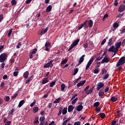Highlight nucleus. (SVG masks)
<instances>
[{
    "mask_svg": "<svg viewBox=\"0 0 125 125\" xmlns=\"http://www.w3.org/2000/svg\"><path fill=\"white\" fill-rule=\"evenodd\" d=\"M8 55L6 53H2L0 55V62H3L7 59Z\"/></svg>",
    "mask_w": 125,
    "mask_h": 125,
    "instance_id": "1",
    "label": "nucleus"
},
{
    "mask_svg": "<svg viewBox=\"0 0 125 125\" xmlns=\"http://www.w3.org/2000/svg\"><path fill=\"white\" fill-rule=\"evenodd\" d=\"M95 59V58L94 57V56L91 57V58L89 60V62H88V63L86 66L85 71H87V70L88 69L89 67H90V65H91V64H92V62H93V61H94Z\"/></svg>",
    "mask_w": 125,
    "mask_h": 125,
    "instance_id": "2",
    "label": "nucleus"
},
{
    "mask_svg": "<svg viewBox=\"0 0 125 125\" xmlns=\"http://www.w3.org/2000/svg\"><path fill=\"white\" fill-rule=\"evenodd\" d=\"M125 63V57H122L118 61V63L116 64L117 67H120L121 65H124V63Z\"/></svg>",
    "mask_w": 125,
    "mask_h": 125,
    "instance_id": "3",
    "label": "nucleus"
},
{
    "mask_svg": "<svg viewBox=\"0 0 125 125\" xmlns=\"http://www.w3.org/2000/svg\"><path fill=\"white\" fill-rule=\"evenodd\" d=\"M53 61L51 60L47 63H45L44 65V68H52L53 67Z\"/></svg>",
    "mask_w": 125,
    "mask_h": 125,
    "instance_id": "4",
    "label": "nucleus"
},
{
    "mask_svg": "<svg viewBox=\"0 0 125 125\" xmlns=\"http://www.w3.org/2000/svg\"><path fill=\"white\" fill-rule=\"evenodd\" d=\"M110 61V58L108 57V56L106 55L104 56L103 60L101 61L102 64H104V63H108Z\"/></svg>",
    "mask_w": 125,
    "mask_h": 125,
    "instance_id": "5",
    "label": "nucleus"
},
{
    "mask_svg": "<svg viewBox=\"0 0 125 125\" xmlns=\"http://www.w3.org/2000/svg\"><path fill=\"white\" fill-rule=\"evenodd\" d=\"M104 87V84L102 82H99L97 85V90H100L101 88Z\"/></svg>",
    "mask_w": 125,
    "mask_h": 125,
    "instance_id": "6",
    "label": "nucleus"
},
{
    "mask_svg": "<svg viewBox=\"0 0 125 125\" xmlns=\"http://www.w3.org/2000/svg\"><path fill=\"white\" fill-rule=\"evenodd\" d=\"M85 22H87L86 25H87V28L88 27L91 28V27L93 26V21L91 20H89V21H86Z\"/></svg>",
    "mask_w": 125,
    "mask_h": 125,
    "instance_id": "7",
    "label": "nucleus"
},
{
    "mask_svg": "<svg viewBox=\"0 0 125 125\" xmlns=\"http://www.w3.org/2000/svg\"><path fill=\"white\" fill-rule=\"evenodd\" d=\"M87 22H84L83 24L78 26V30H81L83 27H84V29L87 28V25L86 24Z\"/></svg>",
    "mask_w": 125,
    "mask_h": 125,
    "instance_id": "8",
    "label": "nucleus"
},
{
    "mask_svg": "<svg viewBox=\"0 0 125 125\" xmlns=\"http://www.w3.org/2000/svg\"><path fill=\"white\" fill-rule=\"evenodd\" d=\"M125 5L123 4L121 5L118 9V11L119 12H123V11H125Z\"/></svg>",
    "mask_w": 125,
    "mask_h": 125,
    "instance_id": "9",
    "label": "nucleus"
},
{
    "mask_svg": "<svg viewBox=\"0 0 125 125\" xmlns=\"http://www.w3.org/2000/svg\"><path fill=\"white\" fill-rule=\"evenodd\" d=\"M121 45H122V42H119L117 43H115V50H119V48L121 47Z\"/></svg>",
    "mask_w": 125,
    "mask_h": 125,
    "instance_id": "10",
    "label": "nucleus"
},
{
    "mask_svg": "<svg viewBox=\"0 0 125 125\" xmlns=\"http://www.w3.org/2000/svg\"><path fill=\"white\" fill-rule=\"evenodd\" d=\"M84 57H85V55H83L80 57L78 65H81L83 63V62L84 60Z\"/></svg>",
    "mask_w": 125,
    "mask_h": 125,
    "instance_id": "11",
    "label": "nucleus"
},
{
    "mask_svg": "<svg viewBox=\"0 0 125 125\" xmlns=\"http://www.w3.org/2000/svg\"><path fill=\"white\" fill-rule=\"evenodd\" d=\"M80 42V39H77L76 40H75L72 44L71 45H72V46L73 47H75V46H76V45H78V44L79 43V42Z\"/></svg>",
    "mask_w": 125,
    "mask_h": 125,
    "instance_id": "12",
    "label": "nucleus"
},
{
    "mask_svg": "<svg viewBox=\"0 0 125 125\" xmlns=\"http://www.w3.org/2000/svg\"><path fill=\"white\" fill-rule=\"evenodd\" d=\"M86 82V80H84L83 81H81L79 83H78L77 85L78 87H80V86H82V85H83L84 83Z\"/></svg>",
    "mask_w": 125,
    "mask_h": 125,
    "instance_id": "13",
    "label": "nucleus"
},
{
    "mask_svg": "<svg viewBox=\"0 0 125 125\" xmlns=\"http://www.w3.org/2000/svg\"><path fill=\"white\" fill-rule=\"evenodd\" d=\"M116 50V48L115 47V46L112 45L110 47V48L108 49V51L109 52H113Z\"/></svg>",
    "mask_w": 125,
    "mask_h": 125,
    "instance_id": "14",
    "label": "nucleus"
},
{
    "mask_svg": "<svg viewBox=\"0 0 125 125\" xmlns=\"http://www.w3.org/2000/svg\"><path fill=\"white\" fill-rule=\"evenodd\" d=\"M83 109V106L82 105H79L77 106L76 110L78 112H81Z\"/></svg>",
    "mask_w": 125,
    "mask_h": 125,
    "instance_id": "15",
    "label": "nucleus"
},
{
    "mask_svg": "<svg viewBox=\"0 0 125 125\" xmlns=\"http://www.w3.org/2000/svg\"><path fill=\"white\" fill-rule=\"evenodd\" d=\"M112 44H114V41H113V38H111L108 40V45L111 46Z\"/></svg>",
    "mask_w": 125,
    "mask_h": 125,
    "instance_id": "16",
    "label": "nucleus"
},
{
    "mask_svg": "<svg viewBox=\"0 0 125 125\" xmlns=\"http://www.w3.org/2000/svg\"><path fill=\"white\" fill-rule=\"evenodd\" d=\"M48 31V27H47L45 29H43L41 31V35H44L46 32Z\"/></svg>",
    "mask_w": 125,
    "mask_h": 125,
    "instance_id": "17",
    "label": "nucleus"
},
{
    "mask_svg": "<svg viewBox=\"0 0 125 125\" xmlns=\"http://www.w3.org/2000/svg\"><path fill=\"white\" fill-rule=\"evenodd\" d=\"M104 90L103 89H101L99 92V96L100 97H102V96H104Z\"/></svg>",
    "mask_w": 125,
    "mask_h": 125,
    "instance_id": "18",
    "label": "nucleus"
},
{
    "mask_svg": "<svg viewBox=\"0 0 125 125\" xmlns=\"http://www.w3.org/2000/svg\"><path fill=\"white\" fill-rule=\"evenodd\" d=\"M51 9H52V6L50 5L48 6L46 9V11L47 12H50L51 11Z\"/></svg>",
    "mask_w": 125,
    "mask_h": 125,
    "instance_id": "19",
    "label": "nucleus"
},
{
    "mask_svg": "<svg viewBox=\"0 0 125 125\" xmlns=\"http://www.w3.org/2000/svg\"><path fill=\"white\" fill-rule=\"evenodd\" d=\"M74 108L75 107L73 105H69L68 107V112H69V113L72 112Z\"/></svg>",
    "mask_w": 125,
    "mask_h": 125,
    "instance_id": "20",
    "label": "nucleus"
},
{
    "mask_svg": "<svg viewBox=\"0 0 125 125\" xmlns=\"http://www.w3.org/2000/svg\"><path fill=\"white\" fill-rule=\"evenodd\" d=\"M48 82H49V81L48 80V79L47 78H46L42 81V84H45V83H47Z\"/></svg>",
    "mask_w": 125,
    "mask_h": 125,
    "instance_id": "21",
    "label": "nucleus"
},
{
    "mask_svg": "<svg viewBox=\"0 0 125 125\" xmlns=\"http://www.w3.org/2000/svg\"><path fill=\"white\" fill-rule=\"evenodd\" d=\"M110 100H111V102H116V101H117V100H118V97L113 96L111 98Z\"/></svg>",
    "mask_w": 125,
    "mask_h": 125,
    "instance_id": "22",
    "label": "nucleus"
},
{
    "mask_svg": "<svg viewBox=\"0 0 125 125\" xmlns=\"http://www.w3.org/2000/svg\"><path fill=\"white\" fill-rule=\"evenodd\" d=\"M24 102L25 101H24V100L21 101L18 105L19 108H21V107H22V105L24 104Z\"/></svg>",
    "mask_w": 125,
    "mask_h": 125,
    "instance_id": "23",
    "label": "nucleus"
},
{
    "mask_svg": "<svg viewBox=\"0 0 125 125\" xmlns=\"http://www.w3.org/2000/svg\"><path fill=\"white\" fill-rule=\"evenodd\" d=\"M29 77V71H26L23 73V78L27 79Z\"/></svg>",
    "mask_w": 125,
    "mask_h": 125,
    "instance_id": "24",
    "label": "nucleus"
},
{
    "mask_svg": "<svg viewBox=\"0 0 125 125\" xmlns=\"http://www.w3.org/2000/svg\"><path fill=\"white\" fill-rule=\"evenodd\" d=\"M93 88H94V86H93L88 92H86V93H87V95H89V94H91V93L93 92Z\"/></svg>",
    "mask_w": 125,
    "mask_h": 125,
    "instance_id": "25",
    "label": "nucleus"
},
{
    "mask_svg": "<svg viewBox=\"0 0 125 125\" xmlns=\"http://www.w3.org/2000/svg\"><path fill=\"white\" fill-rule=\"evenodd\" d=\"M100 117L101 118V119H105V117H106V114L104 113H100Z\"/></svg>",
    "mask_w": 125,
    "mask_h": 125,
    "instance_id": "26",
    "label": "nucleus"
},
{
    "mask_svg": "<svg viewBox=\"0 0 125 125\" xmlns=\"http://www.w3.org/2000/svg\"><path fill=\"white\" fill-rule=\"evenodd\" d=\"M79 72V68H76L74 70V72L73 73V76H76L77 75V73Z\"/></svg>",
    "mask_w": 125,
    "mask_h": 125,
    "instance_id": "27",
    "label": "nucleus"
},
{
    "mask_svg": "<svg viewBox=\"0 0 125 125\" xmlns=\"http://www.w3.org/2000/svg\"><path fill=\"white\" fill-rule=\"evenodd\" d=\"M61 101V98H59L57 99L55 101H54L53 103L54 104H56L57 103H59Z\"/></svg>",
    "mask_w": 125,
    "mask_h": 125,
    "instance_id": "28",
    "label": "nucleus"
},
{
    "mask_svg": "<svg viewBox=\"0 0 125 125\" xmlns=\"http://www.w3.org/2000/svg\"><path fill=\"white\" fill-rule=\"evenodd\" d=\"M15 111V109L14 108H12V110L8 112V114L9 115V116H12Z\"/></svg>",
    "mask_w": 125,
    "mask_h": 125,
    "instance_id": "29",
    "label": "nucleus"
},
{
    "mask_svg": "<svg viewBox=\"0 0 125 125\" xmlns=\"http://www.w3.org/2000/svg\"><path fill=\"white\" fill-rule=\"evenodd\" d=\"M67 107H64L62 111V115H66L67 114Z\"/></svg>",
    "mask_w": 125,
    "mask_h": 125,
    "instance_id": "30",
    "label": "nucleus"
},
{
    "mask_svg": "<svg viewBox=\"0 0 125 125\" xmlns=\"http://www.w3.org/2000/svg\"><path fill=\"white\" fill-rule=\"evenodd\" d=\"M50 46H51V43L49 42H46L45 47H50Z\"/></svg>",
    "mask_w": 125,
    "mask_h": 125,
    "instance_id": "31",
    "label": "nucleus"
},
{
    "mask_svg": "<svg viewBox=\"0 0 125 125\" xmlns=\"http://www.w3.org/2000/svg\"><path fill=\"white\" fill-rule=\"evenodd\" d=\"M33 123L34 124H39V123H40V121H39V117L35 118V121Z\"/></svg>",
    "mask_w": 125,
    "mask_h": 125,
    "instance_id": "32",
    "label": "nucleus"
},
{
    "mask_svg": "<svg viewBox=\"0 0 125 125\" xmlns=\"http://www.w3.org/2000/svg\"><path fill=\"white\" fill-rule=\"evenodd\" d=\"M56 83V81H53L50 83V87H53L54 85Z\"/></svg>",
    "mask_w": 125,
    "mask_h": 125,
    "instance_id": "33",
    "label": "nucleus"
},
{
    "mask_svg": "<svg viewBox=\"0 0 125 125\" xmlns=\"http://www.w3.org/2000/svg\"><path fill=\"white\" fill-rule=\"evenodd\" d=\"M106 73H107V70L105 68H103L101 74H102V75H104V74H106Z\"/></svg>",
    "mask_w": 125,
    "mask_h": 125,
    "instance_id": "34",
    "label": "nucleus"
},
{
    "mask_svg": "<svg viewBox=\"0 0 125 125\" xmlns=\"http://www.w3.org/2000/svg\"><path fill=\"white\" fill-rule=\"evenodd\" d=\"M12 31H13V29H11L9 30V32L8 33V37L9 38H10V36H11V34H12Z\"/></svg>",
    "mask_w": 125,
    "mask_h": 125,
    "instance_id": "35",
    "label": "nucleus"
},
{
    "mask_svg": "<svg viewBox=\"0 0 125 125\" xmlns=\"http://www.w3.org/2000/svg\"><path fill=\"white\" fill-rule=\"evenodd\" d=\"M100 105V103L99 102H97L94 104V107H96V108H97Z\"/></svg>",
    "mask_w": 125,
    "mask_h": 125,
    "instance_id": "36",
    "label": "nucleus"
},
{
    "mask_svg": "<svg viewBox=\"0 0 125 125\" xmlns=\"http://www.w3.org/2000/svg\"><path fill=\"white\" fill-rule=\"evenodd\" d=\"M4 100L5 101V102H8V101H9V100H10V97H9V96H6L4 97Z\"/></svg>",
    "mask_w": 125,
    "mask_h": 125,
    "instance_id": "37",
    "label": "nucleus"
},
{
    "mask_svg": "<svg viewBox=\"0 0 125 125\" xmlns=\"http://www.w3.org/2000/svg\"><path fill=\"white\" fill-rule=\"evenodd\" d=\"M102 58H103V57H100V56L98 57L95 60V62H97L98 61H100V60H101V59H102Z\"/></svg>",
    "mask_w": 125,
    "mask_h": 125,
    "instance_id": "38",
    "label": "nucleus"
},
{
    "mask_svg": "<svg viewBox=\"0 0 125 125\" xmlns=\"http://www.w3.org/2000/svg\"><path fill=\"white\" fill-rule=\"evenodd\" d=\"M63 109V107H60L59 108V112L58 113V116H60L61 114H62V110Z\"/></svg>",
    "mask_w": 125,
    "mask_h": 125,
    "instance_id": "39",
    "label": "nucleus"
},
{
    "mask_svg": "<svg viewBox=\"0 0 125 125\" xmlns=\"http://www.w3.org/2000/svg\"><path fill=\"white\" fill-rule=\"evenodd\" d=\"M65 87H66V86L65 85V84L62 83V84H61L62 91H64V89H65Z\"/></svg>",
    "mask_w": 125,
    "mask_h": 125,
    "instance_id": "40",
    "label": "nucleus"
},
{
    "mask_svg": "<svg viewBox=\"0 0 125 125\" xmlns=\"http://www.w3.org/2000/svg\"><path fill=\"white\" fill-rule=\"evenodd\" d=\"M39 111V107H35L33 108V112L37 113Z\"/></svg>",
    "mask_w": 125,
    "mask_h": 125,
    "instance_id": "41",
    "label": "nucleus"
},
{
    "mask_svg": "<svg viewBox=\"0 0 125 125\" xmlns=\"http://www.w3.org/2000/svg\"><path fill=\"white\" fill-rule=\"evenodd\" d=\"M118 27H119V24H118L117 22H115L114 24H113V28L114 29H117V28H118Z\"/></svg>",
    "mask_w": 125,
    "mask_h": 125,
    "instance_id": "42",
    "label": "nucleus"
},
{
    "mask_svg": "<svg viewBox=\"0 0 125 125\" xmlns=\"http://www.w3.org/2000/svg\"><path fill=\"white\" fill-rule=\"evenodd\" d=\"M45 120V117L44 116H42L40 118V122H43Z\"/></svg>",
    "mask_w": 125,
    "mask_h": 125,
    "instance_id": "43",
    "label": "nucleus"
},
{
    "mask_svg": "<svg viewBox=\"0 0 125 125\" xmlns=\"http://www.w3.org/2000/svg\"><path fill=\"white\" fill-rule=\"evenodd\" d=\"M109 78V74H106L103 77V80H107Z\"/></svg>",
    "mask_w": 125,
    "mask_h": 125,
    "instance_id": "44",
    "label": "nucleus"
},
{
    "mask_svg": "<svg viewBox=\"0 0 125 125\" xmlns=\"http://www.w3.org/2000/svg\"><path fill=\"white\" fill-rule=\"evenodd\" d=\"M37 51H38V49L35 48L31 53H32V54H36V53H37Z\"/></svg>",
    "mask_w": 125,
    "mask_h": 125,
    "instance_id": "45",
    "label": "nucleus"
},
{
    "mask_svg": "<svg viewBox=\"0 0 125 125\" xmlns=\"http://www.w3.org/2000/svg\"><path fill=\"white\" fill-rule=\"evenodd\" d=\"M78 98H75V99H74L73 100V101L72 102V104H76V103L77 101H78Z\"/></svg>",
    "mask_w": 125,
    "mask_h": 125,
    "instance_id": "46",
    "label": "nucleus"
},
{
    "mask_svg": "<svg viewBox=\"0 0 125 125\" xmlns=\"http://www.w3.org/2000/svg\"><path fill=\"white\" fill-rule=\"evenodd\" d=\"M67 62H68L67 59H64L62 61L61 64H66V63H67Z\"/></svg>",
    "mask_w": 125,
    "mask_h": 125,
    "instance_id": "47",
    "label": "nucleus"
},
{
    "mask_svg": "<svg viewBox=\"0 0 125 125\" xmlns=\"http://www.w3.org/2000/svg\"><path fill=\"white\" fill-rule=\"evenodd\" d=\"M18 95V93H15L13 96L11 97V99H14V98H16Z\"/></svg>",
    "mask_w": 125,
    "mask_h": 125,
    "instance_id": "48",
    "label": "nucleus"
},
{
    "mask_svg": "<svg viewBox=\"0 0 125 125\" xmlns=\"http://www.w3.org/2000/svg\"><path fill=\"white\" fill-rule=\"evenodd\" d=\"M124 14H125V13H123L122 14H119L117 16V18H122V17H123V16H124Z\"/></svg>",
    "mask_w": 125,
    "mask_h": 125,
    "instance_id": "49",
    "label": "nucleus"
},
{
    "mask_svg": "<svg viewBox=\"0 0 125 125\" xmlns=\"http://www.w3.org/2000/svg\"><path fill=\"white\" fill-rule=\"evenodd\" d=\"M12 5H16L17 2L16 0H12L11 1Z\"/></svg>",
    "mask_w": 125,
    "mask_h": 125,
    "instance_id": "50",
    "label": "nucleus"
},
{
    "mask_svg": "<svg viewBox=\"0 0 125 125\" xmlns=\"http://www.w3.org/2000/svg\"><path fill=\"white\" fill-rule=\"evenodd\" d=\"M4 66H5V63L4 62H2V63L0 64V68L2 69H3L4 68Z\"/></svg>",
    "mask_w": 125,
    "mask_h": 125,
    "instance_id": "51",
    "label": "nucleus"
},
{
    "mask_svg": "<svg viewBox=\"0 0 125 125\" xmlns=\"http://www.w3.org/2000/svg\"><path fill=\"white\" fill-rule=\"evenodd\" d=\"M83 47H84V48H87V47H88V44H87V43H84L83 44Z\"/></svg>",
    "mask_w": 125,
    "mask_h": 125,
    "instance_id": "52",
    "label": "nucleus"
},
{
    "mask_svg": "<svg viewBox=\"0 0 125 125\" xmlns=\"http://www.w3.org/2000/svg\"><path fill=\"white\" fill-rule=\"evenodd\" d=\"M21 45H22V43L21 42H19L17 45V48H20V46H21Z\"/></svg>",
    "mask_w": 125,
    "mask_h": 125,
    "instance_id": "53",
    "label": "nucleus"
},
{
    "mask_svg": "<svg viewBox=\"0 0 125 125\" xmlns=\"http://www.w3.org/2000/svg\"><path fill=\"white\" fill-rule=\"evenodd\" d=\"M108 16V14H105L103 18V21H104V20H105V19H106V18H107Z\"/></svg>",
    "mask_w": 125,
    "mask_h": 125,
    "instance_id": "54",
    "label": "nucleus"
},
{
    "mask_svg": "<svg viewBox=\"0 0 125 125\" xmlns=\"http://www.w3.org/2000/svg\"><path fill=\"white\" fill-rule=\"evenodd\" d=\"M13 75L14 76V77H17V76H18V71L14 72Z\"/></svg>",
    "mask_w": 125,
    "mask_h": 125,
    "instance_id": "55",
    "label": "nucleus"
},
{
    "mask_svg": "<svg viewBox=\"0 0 125 125\" xmlns=\"http://www.w3.org/2000/svg\"><path fill=\"white\" fill-rule=\"evenodd\" d=\"M94 74H98L99 73V70L98 69H96L93 71Z\"/></svg>",
    "mask_w": 125,
    "mask_h": 125,
    "instance_id": "56",
    "label": "nucleus"
},
{
    "mask_svg": "<svg viewBox=\"0 0 125 125\" xmlns=\"http://www.w3.org/2000/svg\"><path fill=\"white\" fill-rule=\"evenodd\" d=\"M3 20V15H0V22H1Z\"/></svg>",
    "mask_w": 125,
    "mask_h": 125,
    "instance_id": "57",
    "label": "nucleus"
},
{
    "mask_svg": "<svg viewBox=\"0 0 125 125\" xmlns=\"http://www.w3.org/2000/svg\"><path fill=\"white\" fill-rule=\"evenodd\" d=\"M118 51H119V50H115V51H114L113 52L114 54H113V56H115V55H116V54H117L118 53Z\"/></svg>",
    "mask_w": 125,
    "mask_h": 125,
    "instance_id": "58",
    "label": "nucleus"
},
{
    "mask_svg": "<svg viewBox=\"0 0 125 125\" xmlns=\"http://www.w3.org/2000/svg\"><path fill=\"white\" fill-rule=\"evenodd\" d=\"M74 125H81V122L78 121L74 123Z\"/></svg>",
    "mask_w": 125,
    "mask_h": 125,
    "instance_id": "59",
    "label": "nucleus"
},
{
    "mask_svg": "<svg viewBox=\"0 0 125 125\" xmlns=\"http://www.w3.org/2000/svg\"><path fill=\"white\" fill-rule=\"evenodd\" d=\"M5 124V125H10L11 124V121H7Z\"/></svg>",
    "mask_w": 125,
    "mask_h": 125,
    "instance_id": "60",
    "label": "nucleus"
},
{
    "mask_svg": "<svg viewBox=\"0 0 125 125\" xmlns=\"http://www.w3.org/2000/svg\"><path fill=\"white\" fill-rule=\"evenodd\" d=\"M4 85H5L4 82H1L0 85V87H3Z\"/></svg>",
    "mask_w": 125,
    "mask_h": 125,
    "instance_id": "61",
    "label": "nucleus"
},
{
    "mask_svg": "<svg viewBox=\"0 0 125 125\" xmlns=\"http://www.w3.org/2000/svg\"><path fill=\"white\" fill-rule=\"evenodd\" d=\"M119 3L118 2V0H115L114 5L115 6H118Z\"/></svg>",
    "mask_w": 125,
    "mask_h": 125,
    "instance_id": "62",
    "label": "nucleus"
},
{
    "mask_svg": "<svg viewBox=\"0 0 125 125\" xmlns=\"http://www.w3.org/2000/svg\"><path fill=\"white\" fill-rule=\"evenodd\" d=\"M105 42H106V39H104L103 40V41L101 42V45H103V44H104Z\"/></svg>",
    "mask_w": 125,
    "mask_h": 125,
    "instance_id": "63",
    "label": "nucleus"
},
{
    "mask_svg": "<svg viewBox=\"0 0 125 125\" xmlns=\"http://www.w3.org/2000/svg\"><path fill=\"white\" fill-rule=\"evenodd\" d=\"M36 104V101H34L30 104V107H33V106Z\"/></svg>",
    "mask_w": 125,
    "mask_h": 125,
    "instance_id": "64",
    "label": "nucleus"
}]
</instances>
